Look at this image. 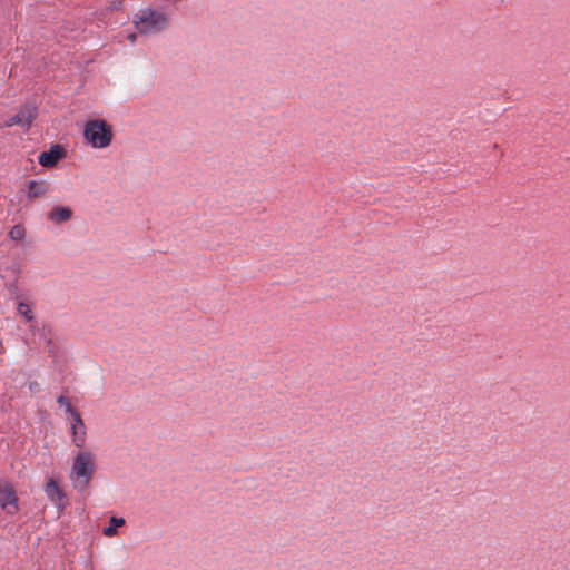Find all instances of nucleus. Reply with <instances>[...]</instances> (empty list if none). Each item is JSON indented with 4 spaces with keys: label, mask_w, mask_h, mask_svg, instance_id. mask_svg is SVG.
<instances>
[{
    "label": "nucleus",
    "mask_w": 570,
    "mask_h": 570,
    "mask_svg": "<svg viewBox=\"0 0 570 570\" xmlns=\"http://www.w3.org/2000/svg\"><path fill=\"white\" fill-rule=\"evenodd\" d=\"M95 461L96 456L90 451L77 453L70 471V479L75 489L82 491L89 485L95 474Z\"/></svg>",
    "instance_id": "nucleus-1"
},
{
    "label": "nucleus",
    "mask_w": 570,
    "mask_h": 570,
    "mask_svg": "<svg viewBox=\"0 0 570 570\" xmlns=\"http://www.w3.org/2000/svg\"><path fill=\"white\" fill-rule=\"evenodd\" d=\"M83 138L92 148H107L114 138L112 128L102 119L89 120L83 127Z\"/></svg>",
    "instance_id": "nucleus-2"
},
{
    "label": "nucleus",
    "mask_w": 570,
    "mask_h": 570,
    "mask_svg": "<svg viewBox=\"0 0 570 570\" xmlns=\"http://www.w3.org/2000/svg\"><path fill=\"white\" fill-rule=\"evenodd\" d=\"M132 22L138 32L154 35L167 28L168 17L158 10L142 9L134 16Z\"/></svg>",
    "instance_id": "nucleus-3"
},
{
    "label": "nucleus",
    "mask_w": 570,
    "mask_h": 570,
    "mask_svg": "<svg viewBox=\"0 0 570 570\" xmlns=\"http://www.w3.org/2000/svg\"><path fill=\"white\" fill-rule=\"evenodd\" d=\"M70 425L71 440L73 445L77 448H83L87 440V429L80 413L72 412L71 415L67 416Z\"/></svg>",
    "instance_id": "nucleus-4"
},
{
    "label": "nucleus",
    "mask_w": 570,
    "mask_h": 570,
    "mask_svg": "<svg viewBox=\"0 0 570 570\" xmlns=\"http://www.w3.org/2000/svg\"><path fill=\"white\" fill-rule=\"evenodd\" d=\"M37 110L32 106H24L19 110V112L10 118H8L3 127H12V126H21L29 128L32 121L36 119Z\"/></svg>",
    "instance_id": "nucleus-5"
},
{
    "label": "nucleus",
    "mask_w": 570,
    "mask_h": 570,
    "mask_svg": "<svg viewBox=\"0 0 570 570\" xmlns=\"http://www.w3.org/2000/svg\"><path fill=\"white\" fill-rule=\"evenodd\" d=\"M0 505L8 514H14L19 510L16 491L8 483L0 485Z\"/></svg>",
    "instance_id": "nucleus-6"
},
{
    "label": "nucleus",
    "mask_w": 570,
    "mask_h": 570,
    "mask_svg": "<svg viewBox=\"0 0 570 570\" xmlns=\"http://www.w3.org/2000/svg\"><path fill=\"white\" fill-rule=\"evenodd\" d=\"M45 493L48 499L60 510L65 509L66 494L59 484L50 478L45 485Z\"/></svg>",
    "instance_id": "nucleus-7"
},
{
    "label": "nucleus",
    "mask_w": 570,
    "mask_h": 570,
    "mask_svg": "<svg viewBox=\"0 0 570 570\" xmlns=\"http://www.w3.org/2000/svg\"><path fill=\"white\" fill-rule=\"evenodd\" d=\"M65 157V150L61 146L55 145L48 151H43L39 155V164L42 167L51 168L58 164Z\"/></svg>",
    "instance_id": "nucleus-8"
},
{
    "label": "nucleus",
    "mask_w": 570,
    "mask_h": 570,
    "mask_svg": "<svg viewBox=\"0 0 570 570\" xmlns=\"http://www.w3.org/2000/svg\"><path fill=\"white\" fill-rule=\"evenodd\" d=\"M49 191V184L45 180H30L27 185V196L30 200L45 196Z\"/></svg>",
    "instance_id": "nucleus-9"
},
{
    "label": "nucleus",
    "mask_w": 570,
    "mask_h": 570,
    "mask_svg": "<svg viewBox=\"0 0 570 570\" xmlns=\"http://www.w3.org/2000/svg\"><path fill=\"white\" fill-rule=\"evenodd\" d=\"M72 209L67 206H56L49 213V220L53 224H62L72 217Z\"/></svg>",
    "instance_id": "nucleus-10"
},
{
    "label": "nucleus",
    "mask_w": 570,
    "mask_h": 570,
    "mask_svg": "<svg viewBox=\"0 0 570 570\" xmlns=\"http://www.w3.org/2000/svg\"><path fill=\"white\" fill-rule=\"evenodd\" d=\"M125 524L124 518L111 517L109 520V525L104 528V535L111 538L117 534V528L122 527Z\"/></svg>",
    "instance_id": "nucleus-11"
},
{
    "label": "nucleus",
    "mask_w": 570,
    "mask_h": 570,
    "mask_svg": "<svg viewBox=\"0 0 570 570\" xmlns=\"http://www.w3.org/2000/svg\"><path fill=\"white\" fill-rule=\"evenodd\" d=\"M8 236L10 239L14 242H22L26 237V228L21 224H17L11 227V229L8 233Z\"/></svg>",
    "instance_id": "nucleus-12"
},
{
    "label": "nucleus",
    "mask_w": 570,
    "mask_h": 570,
    "mask_svg": "<svg viewBox=\"0 0 570 570\" xmlns=\"http://www.w3.org/2000/svg\"><path fill=\"white\" fill-rule=\"evenodd\" d=\"M18 312L21 316L26 318V321L29 322L33 320V312L30 304L20 302L18 304Z\"/></svg>",
    "instance_id": "nucleus-13"
},
{
    "label": "nucleus",
    "mask_w": 570,
    "mask_h": 570,
    "mask_svg": "<svg viewBox=\"0 0 570 570\" xmlns=\"http://www.w3.org/2000/svg\"><path fill=\"white\" fill-rule=\"evenodd\" d=\"M57 403L65 409L67 416L71 415L72 412H77V410L71 405L70 400L63 395H60L57 399Z\"/></svg>",
    "instance_id": "nucleus-14"
},
{
    "label": "nucleus",
    "mask_w": 570,
    "mask_h": 570,
    "mask_svg": "<svg viewBox=\"0 0 570 570\" xmlns=\"http://www.w3.org/2000/svg\"><path fill=\"white\" fill-rule=\"evenodd\" d=\"M127 39H128L131 43H134V42L136 41V39H137V36H136V33L131 32V33H129V35H128Z\"/></svg>",
    "instance_id": "nucleus-15"
}]
</instances>
